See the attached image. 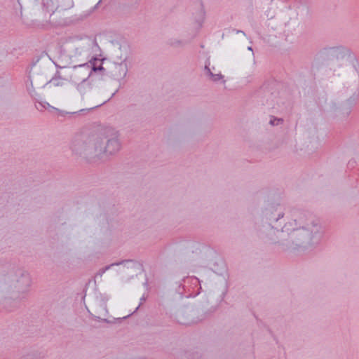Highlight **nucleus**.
<instances>
[{"label": "nucleus", "mask_w": 359, "mask_h": 359, "mask_svg": "<svg viewBox=\"0 0 359 359\" xmlns=\"http://www.w3.org/2000/svg\"><path fill=\"white\" fill-rule=\"evenodd\" d=\"M91 71V66L88 64L74 67L71 73V80L75 83H82L90 76Z\"/></svg>", "instance_id": "nucleus-1"}, {"label": "nucleus", "mask_w": 359, "mask_h": 359, "mask_svg": "<svg viewBox=\"0 0 359 359\" xmlns=\"http://www.w3.org/2000/svg\"><path fill=\"white\" fill-rule=\"evenodd\" d=\"M119 69H123V75H125L126 74V65H122V64H120L118 67Z\"/></svg>", "instance_id": "nucleus-10"}, {"label": "nucleus", "mask_w": 359, "mask_h": 359, "mask_svg": "<svg viewBox=\"0 0 359 359\" xmlns=\"http://www.w3.org/2000/svg\"><path fill=\"white\" fill-rule=\"evenodd\" d=\"M90 147L94 149L95 151H102V144L103 140L100 137H95L92 139L90 142Z\"/></svg>", "instance_id": "nucleus-5"}, {"label": "nucleus", "mask_w": 359, "mask_h": 359, "mask_svg": "<svg viewBox=\"0 0 359 359\" xmlns=\"http://www.w3.org/2000/svg\"><path fill=\"white\" fill-rule=\"evenodd\" d=\"M281 122H282V120L279 119V118H271V120H270V123L272 126L278 125Z\"/></svg>", "instance_id": "nucleus-9"}, {"label": "nucleus", "mask_w": 359, "mask_h": 359, "mask_svg": "<svg viewBox=\"0 0 359 359\" xmlns=\"http://www.w3.org/2000/svg\"><path fill=\"white\" fill-rule=\"evenodd\" d=\"M74 7L72 0H64L60 6H58L60 11H67Z\"/></svg>", "instance_id": "nucleus-7"}, {"label": "nucleus", "mask_w": 359, "mask_h": 359, "mask_svg": "<svg viewBox=\"0 0 359 359\" xmlns=\"http://www.w3.org/2000/svg\"><path fill=\"white\" fill-rule=\"evenodd\" d=\"M305 231L306 235L312 238L321 233V226L318 223H312L306 226Z\"/></svg>", "instance_id": "nucleus-3"}, {"label": "nucleus", "mask_w": 359, "mask_h": 359, "mask_svg": "<svg viewBox=\"0 0 359 359\" xmlns=\"http://www.w3.org/2000/svg\"><path fill=\"white\" fill-rule=\"evenodd\" d=\"M43 5L48 13H53L58 10V6L56 5L53 0H43Z\"/></svg>", "instance_id": "nucleus-4"}, {"label": "nucleus", "mask_w": 359, "mask_h": 359, "mask_svg": "<svg viewBox=\"0 0 359 359\" xmlns=\"http://www.w3.org/2000/svg\"><path fill=\"white\" fill-rule=\"evenodd\" d=\"M119 149V142L116 139H111L107 141L103 151L109 154H112L118 151Z\"/></svg>", "instance_id": "nucleus-2"}, {"label": "nucleus", "mask_w": 359, "mask_h": 359, "mask_svg": "<svg viewBox=\"0 0 359 359\" xmlns=\"http://www.w3.org/2000/svg\"><path fill=\"white\" fill-rule=\"evenodd\" d=\"M88 46H89V45H88V44H86V45H85V46H83L81 47V51H80V53H81V52H83V51H84V50H87V49H88Z\"/></svg>", "instance_id": "nucleus-11"}, {"label": "nucleus", "mask_w": 359, "mask_h": 359, "mask_svg": "<svg viewBox=\"0 0 359 359\" xmlns=\"http://www.w3.org/2000/svg\"><path fill=\"white\" fill-rule=\"evenodd\" d=\"M210 75L212 79L215 81H219L223 78V76L220 74H214L210 72Z\"/></svg>", "instance_id": "nucleus-8"}, {"label": "nucleus", "mask_w": 359, "mask_h": 359, "mask_svg": "<svg viewBox=\"0 0 359 359\" xmlns=\"http://www.w3.org/2000/svg\"><path fill=\"white\" fill-rule=\"evenodd\" d=\"M19 283V287L21 289L27 287L31 284V280L30 278L27 275H23L20 278V279L18 280Z\"/></svg>", "instance_id": "nucleus-6"}]
</instances>
